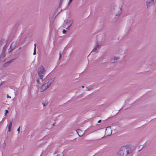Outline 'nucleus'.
<instances>
[{
	"label": "nucleus",
	"instance_id": "1",
	"mask_svg": "<svg viewBox=\"0 0 156 156\" xmlns=\"http://www.w3.org/2000/svg\"><path fill=\"white\" fill-rule=\"evenodd\" d=\"M129 154V150L127 149V147L123 146L121 147L117 152V154L120 156H126Z\"/></svg>",
	"mask_w": 156,
	"mask_h": 156
},
{
	"label": "nucleus",
	"instance_id": "2",
	"mask_svg": "<svg viewBox=\"0 0 156 156\" xmlns=\"http://www.w3.org/2000/svg\"><path fill=\"white\" fill-rule=\"evenodd\" d=\"M45 72V69L43 66H41L38 69V74L40 79L42 80Z\"/></svg>",
	"mask_w": 156,
	"mask_h": 156
},
{
	"label": "nucleus",
	"instance_id": "3",
	"mask_svg": "<svg viewBox=\"0 0 156 156\" xmlns=\"http://www.w3.org/2000/svg\"><path fill=\"white\" fill-rule=\"evenodd\" d=\"M52 82L51 80H49L47 83L43 84L41 87V91H43L48 88L51 85Z\"/></svg>",
	"mask_w": 156,
	"mask_h": 156
},
{
	"label": "nucleus",
	"instance_id": "4",
	"mask_svg": "<svg viewBox=\"0 0 156 156\" xmlns=\"http://www.w3.org/2000/svg\"><path fill=\"white\" fill-rule=\"evenodd\" d=\"M154 1V0H151V2H147V7H149V6L151 5H153Z\"/></svg>",
	"mask_w": 156,
	"mask_h": 156
},
{
	"label": "nucleus",
	"instance_id": "5",
	"mask_svg": "<svg viewBox=\"0 0 156 156\" xmlns=\"http://www.w3.org/2000/svg\"><path fill=\"white\" fill-rule=\"evenodd\" d=\"M108 131H109L110 132V133L109 134H108V135H109L111 134V130L109 127L107 128V129H106L105 133H107Z\"/></svg>",
	"mask_w": 156,
	"mask_h": 156
},
{
	"label": "nucleus",
	"instance_id": "6",
	"mask_svg": "<svg viewBox=\"0 0 156 156\" xmlns=\"http://www.w3.org/2000/svg\"><path fill=\"white\" fill-rule=\"evenodd\" d=\"M118 58L114 57V58L111 60V62L112 63H114L116 62V61L118 59Z\"/></svg>",
	"mask_w": 156,
	"mask_h": 156
},
{
	"label": "nucleus",
	"instance_id": "7",
	"mask_svg": "<svg viewBox=\"0 0 156 156\" xmlns=\"http://www.w3.org/2000/svg\"><path fill=\"white\" fill-rule=\"evenodd\" d=\"M99 45H97V46H96V47L94 48V49L92 51H95V52H97V49L98 48H99Z\"/></svg>",
	"mask_w": 156,
	"mask_h": 156
},
{
	"label": "nucleus",
	"instance_id": "8",
	"mask_svg": "<svg viewBox=\"0 0 156 156\" xmlns=\"http://www.w3.org/2000/svg\"><path fill=\"white\" fill-rule=\"evenodd\" d=\"M12 121L11 122L8 126L9 131L10 132L11 129L12 127Z\"/></svg>",
	"mask_w": 156,
	"mask_h": 156
},
{
	"label": "nucleus",
	"instance_id": "9",
	"mask_svg": "<svg viewBox=\"0 0 156 156\" xmlns=\"http://www.w3.org/2000/svg\"><path fill=\"white\" fill-rule=\"evenodd\" d=\"M35 47L34 48V51L33 53V55H34L36 54V45L35 44H34Z\"/></svg>",
	"mask_w": 156,
	"mask_h": 156
},
{
	"label": "nucleus",
	"instance_id": "10",
	"mask_svg": "<svg viewBox=\"0 0 156 156\" xmlns=\"http://www.w3.org/2000/svg\"><path fill=\"white\" fill-rule=\"evenodd\" d=\"M5 56V54L4 53H3L0 56V60L2 61L1 58H2L4 57Z\"/></svg>",
	"mask_w": 156,
	"mask_h": 156
},
{
	"label": "nucleus",
	"instance_id": "11",
	"mask_svg": "<svg viewBox=\"0 0 156 156\" xmlns=\"http://www.w3.org/2000/svg\"><path fill=\"white\" fill-rule=\"evenodd\" d=\"M8 112L7 110H5V115H6L8 113Z\"/></svg>",
	"mask_w": 156,
	"mask_h": 156
},
{
	"label": "nucleus",
	"instance_id": "12",
	"mask_svg": "<svg viewBox=\"0 0 156 156\" xmlns=\"http://www.w3.org/2000/svg\"><path fill=\"white\" fill-rule=\"evenodd\" d=\"M66 32V30H63L62 31V33L63 34H65Z\"/></svg>",
	"mask_w": 156,
	"mask_h": 156
},
{
	"label": "nucleus",
	"instance_id": "13",
	"mask_svg": "<svg viewBox=\"0 0 156 156\" xmlns=\"http://www.w3.org/2000/svg\"><path fill=\"white\" fill-rule=\"evenodd\" d=\"M7 98H11V97L10 96H9L8 94L7 95Z\"/></svg>",
	"mask_w": 156,
	"mask_h": 156
},
{
	"label": "nucleus",
	"instance_id": "14",
	"mask_svg": "<svg viewBox=\"0 0 156 156\" xmlns=\"http://www.w3.org/2000/svg\"><path fill=\"white\" fill-rule=\"evenodd\" d=\"M73 0H69V4Z\"/></svg>",
	"mask_w": 156,
	"mask_h": 156
},
{
	"label": "nucleus",
	"instance_id": "15",
	"mask_svg": "<svg viewBox=\"0 0 156 156\" xmlns=\"http://www.w3.org/2000/svg\"><path fill=\"white\" fill-rule=\"evenodd\" d=\"M59 59L61 58V54L60 53H59Z\"/></svg>",
	"mask_w": 156,
	"mask_h": 156
},
{
	"label": "nucleus",
	"instance_id": "16",
	"mask_svg": "<svg viewBox=\"0 0 156 156\" xmlns=\"http://www.w3.org/2000/svg\"><path fill=\"white\" fill-rule=\"evenodd\" d=\"M20 127H19V128H18V129H17V131H19V130H20Z\"/></svg>",
	"mask_w": 156,
	"mask_h": 156
},
{
	"label": "nucleus",
	"instance_id": "17",
	"mask_svg": "<svg viewBox=\"0 0 156 156\" xmlns=\"http://www.w3.org/2000/svg\"><path fill=\"white\" fill-rule=\"evenodd\" d=\"M101 122V120H98V123H99V122Z\"/></svg>",
	"mask_w": 156,
	"mask_h": 156
},
{
	"label": "nucleus",
	"instance_id": "18",
	"mask_svg": "<svg viewBox=\"0 0 156 156\" xmlns=\"http://www.w3.org/2000/svg\"><path fill=\"white\" fill-rule=\"evenodd\" d=\"M42 104H43V106H44H44H45L46 105H45V104H43V103H42Z\"/></svg>",
	"mask_w": 156,
	"mask_h": 156
},
{
	"label": "nucleus",
	"instance_id": "19",
	"mask_svg": "<svg viewBox=\"0 0 156 156\" xmlns=\"http://www.w3.org/2000/svg\"><path fill=\"white\" fill-rule=\"evenodd\" d=\"M12 45V44H11V45L10 46V48H9V49H10V48H11V47Z\"/></svg>",
	"mask_w": 156,
	"mask_h": 156
},
{
	"label": "nucleus",
	"instance_id": "20",
	"mask_svg": "<svg viewBox=\"0 0 156 156\" xmlns=\"http://www.w3.org/2000/svg\"><path fill=\"white\" fill-rule=\"evenodd\" d=\"M38 82H39V80H37V83H38Z\"/></svg>",
	"mask_w": 156,
	"mask_h": 156
},
{
	"label": "nucleus",
	"instance_id": "21",
	"mask_svg": "<svg viewBox=\"0 0 156 156\" xmlns=\"http://www.w3.org/2000/svg\"><path fill=\"white\" fill-rule=\"evenodd\" d=\"M78 134L79 136H82V135H79V134Z\"/></svg>",
	"mask_w": 156,
	"mask_h": 156
},
{
	"label": "nucleus",
	"instance_id": "22",
	"mask_svg": "<svg viewBox=\"0 0 156 156\" xmlns=\"http://www.w3.org/2000/svg\"><path fill=\"white\" fill-rule=\"evenodd\" d=\"M82 87L83 88H84V86H82Z\"/></svg>",
	"mask_w": 156,
	"mask_h": 156
},
{
	"label": "nucleus",
	"instance_id": "23",
	"mask_svg": "<svg viewBox=\"0 0 156 156\" xmlns=\"http://www.w3.org/2000/svg\"><path fill=\"white\" fill-rule=\"evenodd\" d=\"M2 83H0V86L1 85H2Z\"/></svg>",
	"mask_w": 156,
	"mask_h": 156
}]
</instances>
